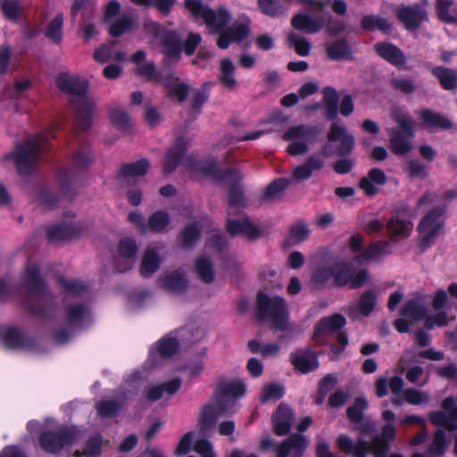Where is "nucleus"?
<instances>
[{"label":"nucleus","mask_w":457,"mask_h":457,"mask_svg":"<svg viewBox=\"0 0 457 457\" xmlns=\"http://www.w3.org/2000/svg\"><path fill=\"white\" fill-rule=\"evenodd\" d=\"M323 103L326 105L328 116L334 118L337 110V94L334 88L326 87L323 90Z\"/></svg>","instance_id":"obj_47"},{"label":"nucleus","mask_w":457,"mask_h":457,"mask_svg":"<svg viewBox=\"0 0 457 457\" xmlns=\"http://www.w3.org/2000/svg\"><path fill=\"white\" fill-rule=\"evenodd\" d=\"M137 250V247L134 240L124 238L120 241L119 255L116 259L117 270L119 271L129 270L133 266Z\"/></svg>","instance_id":"obj_15"},{"label":"nucleus","mask_w":457,"mask_h":457,"mask_svg":"<svg viewBox=\"0 0 457 457\" xmlns=\"http://www.w3.org/2000/svg\"><path fill=\"white\" fill-rule=\"evenodd\" d=\"M199 230L195 225L187 227L181 233V242L185 246H191L198 238Z\"/></svg>","instance_id":"obj_61"},{"label":"nucleus","mask_w":457,"mask_h":457,"mask_svg":"<svg viewBox=\"0 0 457 457\" xmlns=\"http://www.w3.org/2000/svg\"><path fill=\"white\" fill-rule=\"evenodd\" d=\"M323 165V161L318 157L312 156L308 158L303 163L296 166L293 170L291 177L292 182L298 183L308 179L315 170H320Z\"/></svg>","instance_id":"obj_20"},{"label":"nucleus","mask_w":457,"mask_h":457,"mask_svg":"<svg viewBox=\"0 0 457 457\" xmlns=\"http://www.w3.org/2000/svg\"><path fill=\"white\" fill-rule=\"evenodd\" d=\"M324 22L325 19L322 16L311 17L306 13H298L292 19L294 28L311 34L320 31Z\"/></svg>","instance_id":"obj_23"},{"label":"nucleus","mask_w":457,"mask_h":457,"mask_svg":"<svg viewBox=\"0 0 457 457\" xmlns=\"http://www.w3.org/2000/svg\"><path fill=\"white\" fill-rule=\"evenodd\" d=\"M412 223L410 220L398 217L392 218L386 224L387 233L394 241L407 238L412 231Z\"/></svg>","instance_id":"obj_26"},{"label":"nucleus","mask_w":457,"mask_h":457,"mask_svg":"<svg viewBox=\"0 0 457 457\" xmlns=\"http://www.w3.org/2000/svg\"><path fill=\"white\" fill-rule=\"evenodd\" d=\"M186 285V278L178 272L170 273L162 279V286L170 292H181Z\"/></svg>","instance_id":"obj_44"},{"label":"nucleus","mask_w":457,"mask_h":457,"mask_svg":"<svg viewBox=\"0 0 457 457\" xmlns=\"http://www.w3.org/2000/svg\"><path fill=\"white\" fill-rule=\"evenodd\" d=\"M308 445L309 441L304 436L294 434L278 445L276 457H302Z\"/></svg>","instance_id":"obj_10"},{"label":"nucleus","mask_w":457,"mask_h":457,"mask_svg":"<svg viewBox=\"0 0 457 457\" xmlns=\"http://www.w3.org/2000/svg\"><path fill=\"white\" fill-rule=\"evenodd\" d=\"M433 73L439 79L440 84L445 89L449 90L457 87L456 71L447 68H436Z\"/></svg>","instance_id":"obj_40"},{"label":"nucleus","mask_w":457,"mask_h":457,"mask_svg":"<svg viewBox=\"0 0 457 457\" xmlns=\"http://www.w3.org/2000/svg\"><path fill=\"white\" fill-rule=\"evenodd\" d=\"M75 438L73 429H59L56 432H44L39 438L42 449L47 453H56L64 445L71 444Z\"/></svg>","instance_id":"obj_9"},{"label":"nucleus","mask_w":457,"mask_h":457,"mask_svg":"<svg viewBox=\"0 0 457 457\" xmlns=\"http://www.w3.org/2000/svg\"><path fill=\"white\" fill-rule=\"evenodd\" d=\"M303 4L305 11L320 13L329 4L330 0H297Z\"/></svg>","instance_id":"obj_58"},{"label":"nucleus","mask_w":457,"mask_h":457,"mask_svg":"<svg viewBox=\"0 0 457 457\" xmlns=\"http://www.w3.org/2000/svg\"><path fill=\"white\" fill-rule=\"evenodd\" d=\"M387 253H389V243L386 240H381L370 245L362 253L358 254L354 259V262L363 264L378 261Z\"/></svg>","instance_id":"obj_21"},{"label":"nucleus","mask_w":457,"mask_h":457,"mask_svg":"<svg viewBox=\"0 0 457 457\" xmlns=\"http://www.w3.org/2000/svg\"><path fill=\"white\" fill-rule=\"evenodd\" d=\"M333 277V265L329 268H320L318 270L311 279V283L315 287L325 285L329 278Z\"/></svg>","instance_id":"obj_56"},{"label":"nucleus","mask_w":457,"mask_h":457,"mask_svg":"<svg viewBox=\"0 0 457 457\" xmlns=\"http://www.w3.org/2000/svg\"><path fill=\"white\" fill-rule=\"evenodd\" d=\"M328 55L330 59L339 60L346 58L350 54L348 46L344 42H336L329 45L327 49Z\"/></svg>","instance_id":"obj_49"},{"label":"nucleus","mask_w":457,"mask_h":457,"mask_svg":"<svg viewBox=\"0 0 457 457\" xmlns=\"http://www.w3.org/2000/svg\"><path fill=\"white\" fill-rule=\"evenodd\" d=\"M121 404L112 401H103L96 405L97 412L102 417H111L117 413Z\"/></svg>","instance_id":"obj_57"},{"label":"nucleus","mask_w":457,"mask_h":457,"mask_svg":"<svg viewBox=\"0 0 457 457\" xmlns=\"http://www.w3.org/2000/svg\"><path fill=\"white\" fill-rule=\"evenodd\" d=\"M309 237V229L305 225H296L290 230V240L293 244L300 243Z\"/></svg>","instance_id":"obj_63"},{"label":"nucleus","mask_w":457,"mask_h":457,"mask_svg":"<svg viewBox=\"0 0 457 457\" xmlns=\"http://www.w3.org/2000/svg\"><path fill=\"white\" fill-rule=\"evenodd\" d=\"M224 413L225 411L220 406H204L201 411L198 421L199 430L204 433L212 428L216 420Z\"/></svg>","instance_id":"obj_28"},{"label":"nucleus","mask_w":457,"mask_h":457,"mask_svg":"<svg viewBox=\"0 0 457 457\" xmlns=\"http://www.w3.org/2000/svg\"><path fill=\"white\" fill-rule=\"evenodd\" d=\"M289 46L295 49L297 54L307 56L311 52V44L309 41L295 33H290L287 37Z\"/></svg>","instance_id":"obj_45"},{"label":"nucleus","mask_w":457,"mask_h":457,"mask_svg":"<svg viewBox=\"0 0 457 457\" xmlns=\"http://www.w3.org/2000/svg\"><path fill=\"white\" fill-rule=\"evenodd\" d=\"M445 438L443 431H437L430 447V453L435 455H441L445 453Z\"/></svg>","instance_id":"obj_64"},{"label":"nucleus","mask_w":457,"mask_h":457,"mask_svg":"<svg viewBox=\"0 0 457 457\" xmlns=\"http://www.w3.org/2000/svg\"><path fill=\"white\" fill-rule=\"evenodd\" d=\"M235 65L226 58L220 61L219 79L221 84L228 89H233L237 86V79L234 76Z\"/></svg>","instance_id":"obj_35"},{"label":"nucleus","mask_w":457,"mask_h":457,"mask_svg":"<svg viewBox=\"0 0 457 457\" xmlns=\"http://www.w3.org/2000/svg\"><path fill=\"white\" fill-rule=\"evenodd\" d=\"M318 133L315 128L303 125L289 129L283 136L285 140L290 142L287 148V153L293 156L306 154L309 145L315 141Z\"/></svg>","instance_id":"obj_6"},{"label":"nucleus","mask_w":457,"mask_h":457,"mask_svg":"<svg viewBox=\"0 0 457 457\" xmlns=\"http://www.w3.org/2000/svg\"><path fill=\"white\" fill-rule=\"evenodd\" d=\"M393 117L400 129L388 131L390 134V149L396 155L407 154L412 149L413 122L407 114L399 109L394 110Z\"/></svg>","instance_id":"obj_4"},{"label":"nucleus","mask_w":457,"mask_h":457,"mask_svg":"<svg viewBox=\"0 0 457 457\" xmlns=\"http://www.w3.org/2000/svg\"><path fill=\"white\" fill-rule=\"evenodd\" d=\"M438 18L446 23L457 22V8L451 0H437L436 6Z\"/></svg>","instance_id":"obj_36"},{"label":"nucleus","mask_w":457,"mask_h":457,"mask_svg":"<svg viewBox=\"0 0 457 457\" xmlns=\"http://www.w3.org/2000/svg\"><path fill=\"white\" fill-rule=\"evenodd\" d=\"M370 278L368 271L364 269L358 271L353 270L349 285L353 288H359L364 286Z\"/></svg>","instance_id":"obj_62"},{"label":"nucleus","mask_w":457,"mask_h":457,"mask_svg":"<svg viewBox=\"0 0 457 457\" xmlns=\"http://www.w3.org/2000/svg\"><path fill=\"white\" fill-rule=\"evenodd\" d=\"M63 16L57 14L46 27V36L54 43H60L62 38Z\"/></svg>","instance_id":"obj_42"},{"label":"nucleus","mask_w":457,"mask_h":457,"mask_svg":"<svg viewBox=\"0 0 457 457\" xmlns=\"http://www.w3.org/2000/svg\"><path fill=\"white\" fill-rule=\"evenodd\" d=\"M285 393L282 386L278 384H269L263 386L260 400L262 403H271L279 400Z\"/></svg>","instance_id":"obj_43"},{"label":"nucleus","mask_w":457,"mask_h":457,"mask_svg":"<svg viewBox=\"0 0 457 457\" xmlns=\"http://www.w3.org/2000/svg\"><path fill=\"white\" fill-rule=\"evenodd\" d=\"M57 87L71 95L83 96L88 88V82L86 79L70 73H61L56 78Z\"/></svg>","instance_id":"obj_11"},{"label":"nucleus","mask_w":457,"mask_h":457,"mask_svg":"<svg viewBox=\"0 0 457 457\" xmlns=\"http://www.w3.org/2000/svg\"><path fill=\"white\" fill-rule=\"evenodd\" d=\"M158 352L162 356H170L178 349V342L171 337L163 338L158 344Z\"/></svg>","instance_id":"obj_59"},{"label":"nucleus","mask_w":457,"mask_h":457,"mask_svg":"<svg viewBox=\"0 0 457 457\" xmlns=\"http://www.w3.org/2000/svg\"><path fill=\"white\" fill-rule=\"evenodd\" d=\"M386 180V174L379 169H371L368 175L362 178L360 181L361 188L368 195H375L378 192V188L375 186H370V181L376 185H383Z\"/></svg>","instance_id":"obj_30"},{"label":"nucleus","mask_w":457,"mask_h":457,"mask_svg":"<svg viewBox=\"0 0 457 457\" xmlns=\"http://www.w3.org/2000/svg\"><path fill=\"white\" fill-rule=\"evenodd\" d=\"M353 268L347 263L338 262L333 264V278L335 284L344 287L350 283Z\"/></svg>","instance_id":"obj_39"},{"label":"nucleus","mask_w":457,"mask_h":457,"mask_svg":"<svg viewBox=\"0 0 457 457\" xmlns=\"http://www.w3.org/2000/svg\"><path fill=\"white\" fill-rule=\"evenodd\" d=\"M404 399L411 404H421L428 401V395L414 389H408L403 394Z\"/></svg>","instance_id":"obj_60"},{"label":"nucleus","mask_w":457,"mask_h":457,"mask_svg":"<svg viewBox=\"0 0 457 457\" xmlns=\"http://www.w3.org/2000/svg\"><path fill=\"white\" fill-rule=\"evenodd\" d=\"M47 148V138L43 135H37L18 145L12 154L4 156L3 163L6 167L12 163L19 173H25L37 163L40 154Z\"/></svg>","instance_id":"obj_1"},{"label":"nucleus","mask_w":457,"mask_h":457,"mask_svg":"<svg viewBox=\"0 0 457 457\" xmlns=\"http://www.w3.org/2000/svg\"><path fill=\"white\" fill-rule=\"evenodd\" d=\"M170 222V219L167 213L163 212H154L149 219V228L154 231L163 230Z\"/></svg>","instance_id":"obj_52"},{"label":"nucleus","mask_w":457,"mask_h":457,"mask_svg":"<svg viewBox=\"0 0 457 457\" xmlns=\"http://www.w3.org/2000/svg\"><path fill=\"white\" fill-rule=\"evenodd\" d=\"M374 47L382 58L392 64L400 65L403 63V54L395 46L389 43H379L375 45Z\"/></svg>","instance_id":"obj_31"},{"label":"nucleus","mask_w":457,"mask_h":457,"mask_svg":"<svg viewBox=\"0 0 457 457\" xmlns=\"http://www.w3.org/2000/svg\"><path fill=\"white\" fill-rule=\"evenodd\" d=\"M186 8L195 17L204 19L206 26L212 31L221 29L229 21L230 15L225 9L217 12L205 8L199 0H186Z\"/></svg>","instance_id":"obj_7"},{"label":"nucleus","mask_w":457,"mask_h":457,"mask_svg":"<svg viewBox=\"0 0 457 457\" xmlns=\"http://www.w3.org/2000/svg\"><path fill=\"white\" fill-rule=\"evenodd\" d=\"M395 434V429L392 424L385 425L382 431L383 438L376 437L371 445L372 452L375 457H385L389 448V445L387 442L385 441V439H393Z\"/></svg>","instance_id":"obj_32"},{"label":"nucleus","mask_w":457,"mask_h":457,"mask_svg":"<svg viewBox=\"0 0 457 457\" xmlns=\"http://www.w3.org/2000/svg\"><path fill=\"white\" fill-rule=\"evenodd\" d=\"M259 318L271 324L275 330H286L288 326V310L285 300L279 296H269L265 293L257 295Z\"/></svg>","instance_id":"obj_3"},{"label":"nucleus","mask_w":457,"mask_h":457,"mask_svg":"<svg viewBox=\"0 0 457 457\" xmlns=\"http://www.w3.org/2000/svg\"><path fill=\"white\" fill-rule=\"evenodd\" d=\"M145 29L154 34V39L160 40L163 47V54L166 58L173 61L177 60L179 54V40L175 32L160 29L156 23L145 25Z\"/></svg>","instance_id":"obj_8"},{"label":"nucleus","mask_w":457,"mask_h":457,"mask_svg":"<svg viewBox=\"0 0 457 457\" xmlns=\"http://www.w3.org/2000/svg\"><path fill=\"white\" fill-rule=\"evenodd\" d=\"M243 201L241 193L237 192L229 197L228 215L231 216L235 212L237 205ZM227 229L232 235L241 234L249 239H254L259 237L261 230L247 217L240 215L237 219L229 217L228 219Z\"/></svg>","instance_id":"obj_5"},{"label":"nucleus","mask_w":457,"mask_h":457,"mask_svg":"<svg viewBox=\"0 0 457 457\" xmlns=\"http://www.w3.org/2000/svg\"><path fill=\"white\" fill-rule=\"evenodd\" d=\"M96 106L91 100L83 99L77 104V120L82 129H87L91 121Z\"/></svg>","instance_id":"obj_33"},{"label":"nucleus","mask_w":457,"mask_h":457,"mask_svg":"<svg viewBox=\"0 0 457 457\" xmlns=\"http://www.w3.org/2000/svg\"><path fill=\"white\" fill-rule=\"evenodd\" d=\"M421 205H435V209L428 212L420 221L419 225V232L423 249L428 247L437 235H439L443 221L442 215L445 211V205L443 199L436 194H427L420 202Z\"/></svg>","instance_id":"obj_2"},{"label":"nucleus","mask_w":457,"mask_h":457,"mask_svg":"<svg viewBox=\"0 0 457 457\" xmlns=\"http://www.w3.org/2000/svg\"><path fill=\"white\" fill-rule=\"evenodd\" d=\"M328 138L329 141H340V146L338 148L339 154H346L353 147V137L346 132V129L344 126H340L334 123L328 132Z\"/></svg>","instance_id":"obj_24"},{"label":"nucleus","mask_w":457,"mask_h":457,"mask_svg":"<svg viewBox=\"0 0 457 457\" xmlns=\"http://www.w3.org/2000/svg\"><path fill=\"white\" fill-rule=\"evenodd\" d=\"M361 25L364 29H379L387 31L390 29V24L384 19L377 16H366L362 19Z\"/></svg>","instance_id":"obj_51"},{"label":"nucleus","mask_w":457,"mask_h":457,"mask_svg":"<svg viewBox=\"0 0 457 457\" xmlns=\"http://www.w3.org/2000/svg\"><path fill=\"white\" fill-rule=\"evenodd\" d=\"M398 19L409 29H416L427 19L426 11L420 5L413 7H403L398 11Z\"/></svg>","instance_id":"obj_19"},{"label":"nucleus","mask_w":457,"mask_h":457,"mask_svg":"<svg viewBox=\"0 0 457 457\" xmlns=\"http://www.w3.org/2000/svg\"><path fill=\"white\" fill-rule=\"evenodd\" d=\"M149 168V163L146 160H140L135 163L128 164L122 167L121 175L128 181L144 176Z\"/></svg>","instance_id":"obj_38"},{"label":"nucleus","mask_w":457,"mask_h":457,"mask_svg":"<svg viewBox=\"0 0 457 457\" xmlns=\"http://www.w3.org/2000/svg\"><path fill=\"white\" fill-rule=\"evenodd\" d=\"M133 21L131 18L124 16L113 23L110 28V34L112 37H119L121 34L129 31L133 28Z\"/></svg>","instance_id":"obj_53"},{"label":"nucleus","mask_w":457,"mask_h":457,"mask_svg":"<svg viewBox=\"0 0 457 457\" xmlns=\"http://www.w3.org/2000/svg\"><path fill=\"white\" fill-rule=\"evenodd\" d=\"M293 421L294 412L292 409L285 403H280L271 418L273 432L279 436L287 435Z\"/></svg>","instance_id":"obj_12"},{"label":"nucleus","mask_w":457,"mask_h":457,"mask_svg":"<svg viewBox=\"0 0 457 457\" xmlns=\"http://www.w3.org/2000/svg\"><path fill=\"white\" fill-rule=\"evenodd\" d=\"M2 12L5 19L9 21H17L22 13V8L19 2L14 0H4L2 3Z\"/></svg>","instance_id":"obj_48"},{"label":"nucleus","mask_w":457,"mask_h":457,"mask_svg":"<svg viewBox=\"0 0 457 457\" xmlns=\"http://www.w3.org/2000/svg\"><path fill=\"white\" fill-rule=\"evenodd\" d=\"M246 392L245 383L239 379H224L217 386L216 396L224 403L243 396Z\"/></svg>","instance_id":"obj_14"},{"label":"nucleus","mask_w":457,"mask_h":457,"mask_svg":"<svg viewBox=\"0 0 457 457\" xmlns=\"http://www.w3.org/2000/svg\"><path fill=\"white\" fill-rule=\"evenodd\" d=\"M338 448L345 453L351 454L353 457H365L367 453L372 450L371 445H369L362 440L354 443L350 437L341 435L337 440Z\"/></svg>","instance_id":"obj_22"},{"label":"nucleus","mask_w":457,"mask_h":457,"mask_svg":"<svg viewBox=\"0 0 457 457\" xmlns=\"http://www.w3.org/2000/svg\"><path fill=\"white\" fill-rule=\"evenodd\" d=\"M163 86L167 89L170 97L175 98L179 102L184 101L189 93L188 85L173 75L165 79Z\"/></svg>","instance_id":"obj_29"},{"label":"nucleus","mask_w":457,"mask_h":457,"mask_svg":"<svg viewBox=\"0 0 457 457\" xmlns=\"http://www.w3.org/2000/svg\"><path fill=\"white\" fill-rule=\"evenodd\" d=\"M291 362L302 373L314 370L319 366L317 356L311 349L299 350L292 353Z\"/></svg>","instance_id":"obj_17"},{"label":"nucleus","mask_w":457,"mask_h":457,"mask_svg":"<svg viewBox=\"0 0 457 457\" xmlns=\"http://www.w3.org/2000/svg\"><path fill=\"white\" fill-rule=\"evenodd\" d=\"M345 324V319L340 314L322 319L316 326L314 339L317 343H322L323 337L332 335L336 330Z\"/></svg>","instance_id":"obj_16"},{"label":"nucleus","mask_w":457,"mask_h":457,"mask_svg":"<svg viewBox=\"0 0 457 457\" xmlns=\"http://www.w3.org/2000/svg\"><path fill=\"white\" fill-rule=\"evenodd\" d=\"M195 271L199 278L205 283H210L213 280L214 273L211 262L204 258H198L195 262Z\"/></svg>","instance_id":"obj_46"},{"label":"nucleus","mask_w":457,"mask_h":457,"mask_svg":"<svg viewBox=\"0 0 457 457\" xmlns=\"http://www.w3.org/2000/svg\"><path fill=\"white\" fill-rule=\"evenodd\" d=\"M249 34V22L245 21L235 24L228 30L221 33L217 40V46L221 49L228 47L232 42H238L246 37Z\"/></svg>","instance_id":"obj_18"},{"label":"nucleus","mask_w":457,"mask_h":457,"mask_svg":"<svg viewBox=\"0 0 457 457\" xmlns=\"http://www.w3.org/2000/svg\"><path fill=\"white\" fill-rule=\"evenodd\" d=\"M420 118L422 120L426 128H439L444 129L451 128V122L445 117L429 110L421 111L420 112Z\"/></svg>","instance_id":"obj_37"},{"label":"nucleus","mask_w":457,"mask_h":457,"mask_svg":"<svg viewBox=\"0 0 457 457\" xmlns=\"http://www.w3.org/2000/svg\"><path fill=\"white\" fill-rule=\"evenodd\" d=\"M368 407V402L365 398L359 397L355 400L354 403L347 410L349 419L357 422L361 420L362 411Z\"/></svg>","instance_id":"obj_50"},{"label":"nucleus","mask_w":457,"mask_h":457,"mask_svg":"<svg viewBox=\"0 0 457 457\" xmlns=\"http://www.w3.org/2000/svg\"><path fill=\"white\" fill-rule=\"evenodd\" d=\"M289 185V180L287 179H279L271 183L264 192V198L270 200L279 195L282 191Z\"/></svg>","instance_id":"obj_55"},{"label":"nucleus","mask_w":457,"mask_h":457,"mask_svg":"<svg viewBox=\"0 0 457 457\" xmlns=\"http://www.w3.org/2000/svg\"><path fill=\"white\" fill-rule=\"evenodd\" d=\"M102 450V441L99 437L89 440L82 453L77 452L78 457H98Z\"/></svg>","instance_id":"obj_54"},{"label":"nucleus","mask_w":457,"mask_h":457,"mask_svg":"<svg viewBox=\"0 0 457 457\" xmlns=\"http://www.w3.org/2000/svg\"><path fill=\"white\" fill-rule=\"evenodd\" d=\"M454 399L448 397L444 400L442 407L449 411L447 416L443 411H436L431 414L430 420L436 426H443L449 430L457 429V407H454Z\"/></svg>","instance_id":"obj_13"},{"label":"nucleus","mask_w":457,"mask_h":457,"mask_svg":"<svg viewBox=\"0 0 457 457\" xmlns=\"http://www.w3.org/2000/svg\"><path fill=\"white\" fill-rule=\"evenodd\" d=\"M425 303L426 299L422 295L411 299L404 304L402 310L403 316L410 321L417 322L421 320L427 313L424 306Z\"/></svg>","instance_id":"obj_27"},{"label":"nucleus","mask_w":457,"mask_h":457,"mask_svg":"<svg viewBox=\"0 0 457 457\" xmlns=\"http://www.w3.org/2000/svg\"><path fill=\"white\" fill-rule=\"evenodd\" d=\"M180 386V381L179 379H172L171 381L165 383L160 386L151 387L146 394V397L149 401L154 402L162 398L163 396H169L177 392Z\"/></svg>","instance_id":"obj_34"},{"label":"nucleus","mask_w":457,"mask_h":457,"mask_svg":"<svg viewBox=\"0 0 457 457\" xmlns=\"http://www.w3.org/2000/svg\"><path fill=\"white\" fill-rule=\"evenodd\" d=\"M159 257L153 249H147L144 254L140 272L144 277L152 275L159 268Z\"/></svg>","instance_id":"obj_41"},{"label":"nucleus","mask_w":457,"mask_h":457,"mask_svg":"<svg viewBox=\"0 0 457 457\" xmlns=\"http://www.w3.org/2000/svg\"><path fill=\"white\" fill-rule=\"evenodd\" d=\"M377 296L372 291H366L360 298L359 303L349 307L348 315L353 320L369 315L374 309Z\"/></svg>","instance_id":"obj_25"}]
</instances>
